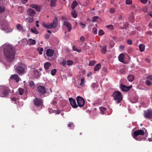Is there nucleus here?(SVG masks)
Listing matches in <instances>:
<instances>
[{
  "label": "nucleus",
  "instance_id": "obj_1",
  "mask_svg": "<svg viewBox=\"0 0 152 152\" xmlns=\"http://www.w3.org/2000/svg\"><path fill=\"white\" fill-rule=\"evenodd\" d=\"M3 52L6 59L8 61H12L15 58L16 50L15 48L10 45H5Z\"/></svg>",
  "mask_w": 152,
  "mask_h": 152
},
{
  "label": "nucleus",
  "instance_id": "obj_2",
  "mask_svg": "<svg viewBox=\"0 0 152 152\" xmlns=\"http://www.w3.org/2000/svg\"><path fill=\"white\" fill-rule=\"evenodd\" d=\"M145 134L144 130L141 129L137 130L135 131L134 132L132 136L133 138L137 140L141 141L142 140V137H138L139 135H144Z\"/></svg>",
  "mask_w": 152,
  "mask_h": 152
},
{
  "label": "nucleus",
  "instance_id": "obj_3",
  "mask_svg": "<svg viewBox=\"0 0 152 152\" xmlns=\"http://www.w3.org/2000/svg\"><path fill=\"white\" fill-rule=\"evenodd\" d=\"M57 20V18H55L53 20V22L50 23L46 24L45 23L43 22L42 23V26L46 28H55L57 27L58 24Z\"/></svg>",
  "mask_w": 152,
  "mask_h": 152
},
{
  "label": "nucleus",
  "instance_id": "obj_4",
  "mask_svg": "<svg viewBox=\"0 0 152 152\" xmlns=\"http://www.w3.org/2000/svg\"><path fill=\"white\" fill-rule=\"evenodd\" d=\"M112 96L117 103H120L122 99V96L120 92L115 91L113 93Z\"/></svg>",
  "mask_w": 152,
  "mask_h": 152
},
{
  "label": "nucleus",
  "instance_id": "obj_5",
  "mask_svg": "<svg viewBox=\"0 0 152 152\" xmlns=\"http://www.w3.org/2000/svg\"><path fill=\"white\" fill-rule=\"evenodd\" d=\"M9 92V89L7 87L0 86V96L4 97L7 96Z\"/></svg>",
  "mask_w": 152,
  "mask_h": 152
},
{
  "label": "nucleus",
  "instance_id": "obj_6",
  "mask_svg": "<svg viewBox=\"0 0 152 152\" xmlns=\"http://www.w3.org/2000/svg\"><path fill=\"white\" fill-rule=\"evenodd\" d=\"M46 87L45 86L39 85L37 87V92L39 96L45 94L46 92Z\"/></svg>",
  "mask_w": 152,
  "mask_h": 152
},
{
  "label": "nucleus",
  "instance_id": "obj_7",
  "mask_svg": "<svg viewBox=\"0 0 152 152\" xmlns=\"http://www.w3.org/2000/svg\"><path fill=\"white\" fill-rule=\"evenodd\" d=\"M1 25L0 28L1 30H4L6 33H8L10 31L8 27V24L6 21L1 22Z\"/></svg>",
  "mask_w": 152,
  "mask_h": 152
},
{
  "label": "nucleus",
  "instance_id": "obj_8",
  "mask_svg": "<svg viewBox=\"0 0 152 152\" xmlns=\"http://www.w3.org/2000/svg\"><path fill=\"white\" fill-rule=\"evenodd\" d=\"M25 66L24 65L22 66H19L16 67V72L19 75H22L25 73Z\"/></svg>",
  "mask_w": 152,
  "mask_h": 152
},
{
  "label": "nucleus",
  "instance_id": "obj_9",
  "mask_svg": "<svg viewBox=\"0 0 152 152\" xmlns=\"http://www.w3.org/2000/svg\"><path fill=\"white\" fill-rule=\"evenodd\" d=\"M34 105L37 107H40L43 104L42 100L40 98H36L33 100Z\"/></svg>",
  "mask_w": 152,
  "mask_h": 152
},
{
  "label": "nucleus",
  "instance_id": "obj_10",
  "mask_svg": "<svg viewBox=\"0 0 152 152\" xmlns=\"http://www.w3.org/2000/svg\"><path fill=\"white\" fill-rule=\"evenodd\" d=\"M76 100L79 107H82L84 106L85 104V101L83 98L80 96H77V97Z\"/></svg>",
  "mask_w": 152,
  "mask_h": 152
},
{
  "label": "nucleus",
  "instance_id": "obj_11",
  "mask_svg": "<svg viewBox=\"0 0 152 152\" xmlns=\"http://www.w3.org/2000/svg\"><path fill=\"white\" fill-rule=\"evenodd\" d=\"M144 117L147 119H150L152 118V110L149 109L146 111H144Z\"/></svg>",
  "mask_w": 152,
  "mask_h": 152
},
{
  "label": "nucleus",
  "instance_id": "obj_12",
  "mask_svg": "<svg viewBox=\"0 0 152 152\" xmlns=\"http://www.w3.org/2000/svg\"><path fill=\"white\" fill-rule=\"evenodd\" d=\"M62 19L63 21L64 25L66 26L68 29L69 32H70L72 29L71 24L67 22V20L65 17H62Z\"/></svg>",
  "mask_w": 152,
  "mask_h": 152
},
{
  "label": "nucleus",
  "instance_id": "obj_13",
  "mask_svg": "<svg viewBox=\"0 0 152 152\" xmlns=\"http://www.w3.org/2000/svg\"><path fill=\"white\" fill-rule=\"evenodd\" d=\"M69 100L70 102L71 105L72 107L74 108H76L78 107V105L77 104L76 101L75 100L72 98L69 99Z\"/></svg>",
  "mask_w": 152,
  "mask_h": 152
},
{
  "label": "nucleus",
  "instance_id": "obj_14",
  "mask_svg": "<svg viewBox=\"0 0 152 152\" xmlns=\"http://www.w3.org/2000/svg\"><path fill=\"white\" fill-rule=\"evenodd\" d=\"M28 15L30 16H34L36 14V12L32 9H28L27 11Z\"/></svg>",
  "mask_w": 152,
  "mask_h": 152
},
{
  "label": "nucleus",
  "instance_id": "obj_15",
  "mask_svg": "<svg viewBox=\"0 0 152 152\" xmlns=\"http://www.w3.org/2000/svg\"><path fill=\"white\" fill-rule=\"evenodd\" d=\"M100 47L101 48V52L102 54H105L107 51V46L104 45L102 46L101 45H99Z\"/></svg>",
  "mask_w": 152,
  "mask_h": 152
},
{
  "label": "nucleus",
  "instance_id": "obj_16",
  "mask_svg": "<svg viewBox=\"0 0 152 152\" xmlns=\"http://www.w3.org/2000/svg\"><path fill=\"white\" fill-rule=\"evenodd\" d=\"M33 75L35 78H38L39 77L40 74L39 72L37 69H34L33 70Z\"/></svg>",
  "mask_w": 152,
  "mask_h": 152
},
{
  "label": "nucleus",
  "instance_id": "obj_17",
  "mask_svg": "<svg viewBox=\"0 0 152 152\" xmlns=\"http://www.w3.org/2000/svg\"><path fill=\"white\" fill-rule=\"evenodd\" d=\"M54 51L53 50L51 49H48L46 51V54L48 56L52 57L53 55Z\"/></svg>",
  "mask_w": 152,
  "mask_h": 152
},
{
  "label": "nucleus",
  "instance_id": "obj_18",
  "mask_svg": "<svg viewBox=\"0 0 152 152\" xmlns=\"http://www.w3.org/2000/svg\"><path fill=\"white\" fill-rule=\"evenodd\" d=\"M131 88V86L127 87L122 84L121 85V90L123 91H128Z\"/></svg>",
  "mask_w": 152,
  "mask_h": 152
},
{
  "label": "nucleus",
  "instance_id": "obj_19",
  "mask_svg": "<svg viewBox=\"0 0 152 152\" xmlns=\"http://www.w3.org/2000/svg\"><path fill=\"white\" fill-rule=\"evenodd\" d=\"M27 44L29 45H34L35 44L36 41L35 40L31 38L27 40Z\"/></svg>",
  "mask_w": 152,
  "mask_h": 152
},
{
  "label": "nucleus",
  "instance_id": "obj_20",
  "mask_svg": "<svg viewBox=\"0 0 152 152\" xmlns=\"http://www.w3.org/2000/svg\"><path fill=\"white\" fill-rule=\"evenodd\" d=\"M11 77L12 79L15 80L17 82H18L19 81V77L18 76L17 74L12 75Z\"/></svg>",
  "mask_w": 152,
  "mask_h": 152
},
{
  "label": "nucleus",
  "instance_id": "obj_21",
  "mask_svg": "<svg viewBox=\"0 0 152 152\" xmlns=\"http://www.w3.org/2000/svg\"><path fill=\"white\" fill-rule=\"evenodd\" d=\"M51 65V64L48 62H47L45 63L44 64V67L45 70L46 71L48 70L50 66Z\"/></svg>",
  "mask_w": 152,
  "mask_h": 152
},
{
  "label": "nucleus",
  "instance_id": "obj_22",
  "mask_svg": "<svg viewBox=\"0 0 152 152\" xmlns=\"http://www.w3.org/2000/svg\"><path fill=\"white\" fill-rule=\"evenodd\" d=\"M17 28L18 30L22 32H23L25 31V30L24 29V28L21 26L20 24H18L17 25Z\"/></svg>",
  "mask_w": 152,
  "mask_h": 152
},
{
  "label": "nucleus",
  "instance_id": "obj_23",
  "mask_svg": "<svg viewBox=\"0 0 152 152\" xmlns=\"http://www.w3.org/2000/svg\"><path fill=\"white\" fill-rule=\"evenodd\" d=\"M139 48L141 52H143L145 49V45L142 44H140L139 45Z\"/></svg>",
  "mask_w": 152,
  "mask_h": 152
},
{
  "label": "nucleus",
  "instance_id": "obj_24",
  "mask_svg": "<svg viewBox=\"0 0 152 152\" xmlns=\"http://www.w3.org/2000/svg\"><path fill=\"white\" fill-rule=\"evenodd\" d=\"M134 77L132 75H128L127 77L128 80L129 82H132L134 79Z\"/></svg>",
  "mask_w": 152,
  "mask_h": 152
},
{
  "label": "nucleus",
  "instance_id": "obj_25",
  "mask_svg": "<svg viewBox=\"0 0 152 152\" xmlns=\"http://www.w3.org/2000/svg\"><path fill=\"white\" fill-rule=\"evenodd\" d=\"M3 2V0H0V13H1L5 10V7H1V5Z\"/></svg>",
  "mask_w": 152,
  "mask_h": 152
},
{
  "label": "nucleus",
  "instance_id": "obj_26",
  "mask_svg": "<svg viewBox=\"0 0 152 152\" xmlns=\"http://www.w3.org/2000/svg\"><path fill=\"white\" fill-rule=\"evenodd\" d=\"M101 66L100 64H98L96 65L95 66L94 68V70L95 71H97L99 70Z\"/></svg>",
  "mask_w": 152,
  "mask_h": 152
},
{
  "label": "nucleus",
  "instance_id": "obj_27",
  "mask_svg": "<svg viewBox=\"0 0 152 152\" xmlns=\"http://www.w3.org/2000/svg\"><path fill=\"white\" fill-rule=\"evenodd\" d=\"M124 58V54L121 53L119 56L118 57L119 60L121 62H122Z\"/></svg>",
  "mask_w": 152,
  "mask_h": 152
},
{
  "label": "nucleus",
  "instance_id": "obj_28",
  "mask_svg": "<svg viewBox=\"0 0 152 152\" xmlns=\"http://www.w3.org/2000/svg\"><path fill=\"white\" fill-rule=\"evenodd\" d=\"M77 4V3L76 1H74L72 4L71 7L72 9H74Z\"/></svg>",
  "mask_w": 152,
  "mask_h": 152
},
{
  "label": "nucleus",
  "instance_id": "obj_29",
  "mask_svg": "<svg viewBox=\"0 0 152 152\" xmlns=\"http://www.w3.org/2000/svg\"><path fill=\"white\" fill-rule=\"evenodd\" d=\"M56 0H51L50 2V6L51 7H54L56 4Z\"/></svg>",
  "mask_w": 152,
  "mask_h": 152
},
{
  "label": "nucleus",
  "instance_id": "obj_30",
  "mask_svg": "<svg viewBox=\"0 0 152 152\" xmlns=\"http://www.w3.org/2000/svg\"><path fill=\"white\" fill-rule=\"evenodd\" d=\"M31 32L36 34H37L39 33L38 31H37L35 28L31 29Z\"/></svg>",
  "mask_w": 152,
  "mask_h": 152
},
{
  "label": "nucleus",
  "instance_id": "obj_31",
  "mask_svg": "<svg viewBox=\"0 0 152 152\" xmlns=\"http://www.w3.org/2000/svg\"><path fill=\"white\" fill-rule=\"evenodd\" d=\"M101 112L102 113V114H103L106 111V108L101 107L99 108Z\"/></svg>",
  "mask_w": 152,
  "mask_h": 152
},
{
  "label": "nucleus",
  "instance_id": "obj_32",
  "mask_svg": "<svg viewBox=\"0 0 152 152\" xmlns=\"http://www.w3.org/2000/svg\"><path fill=\"white\" fill-rule=\"evenodd\" d=\"M73 50L78 52H80L81 51V49H78L74 45L73 46Z\"/></svg>",
  "mask_w": 152,
  "mask_h": 152
},
{
  "label": "nucleus",
  "instance_id": "obj_33",
  "mask_svg": "<svg viewBox=\"0 0 152 152\" xmlns=\"http://www.w3.org/2000/svg\"><path fill=\"white\" fill-rule=\"evenodd\" d=\"M96 62L95 61L92 60L90 61L89 62L88 65L89 66H93L96 63Z\"/></svg>",
  "mask_w": 152,
  "mask_h": 152
},
{
  "label": "nucleus",
  "instance_id": "obj_34",
  "mask_svg": "<svg viewBox=\"0 0 152 152\" xmlns=\"http://www.w3.org/2000/svg\"><path fill=\"white\" fill-rule=\"evenodd\" d=\"M72 15L73 18H75L77 17V14L76 12L74 10H72Z\"/></svg>",
  "mask_w": 152,
  "mask_h": 152
},
{
  "label": "nucleus",
  "instance_id": "obj_35",
  "mask_svg": "<svg viewBox=\"0 0 152 152\" xmlns=\"http://www.w3.org/2000/svg\"><path fill=\"white\" fill-rule=\"evenodd\" d=\"M29 85L32 88H34V83L33 81H31L29 82Z\"/></svg>",
  "mask_w": 152,
  "mask_h": 152
},
{
  "label": "nucleus",
  "instance_id": "obj_36",
  "mask_svg": "<svg viewBox=\"0 0 152 152\" xmlns=\"http://www.w3.org/2000/svg\"><path fill=\"white\" fill-rule=\"evenodd\" d=\"M124 18L123 14H121L119 15L118 18L119 20H124Z\"/></svg>",
  "mask_w": 152,
  "mask_h": 152
},
{
  "label": "nucleus",
  "instance_id": "obj_37",
  "mask_svg": "<svg viewBox=\"0 0 152 152\" xmlns=\"http://www.w3.org/2000/svg\"><path fill=\"white\" fill-rule=\"evenodd\" d=\"M24 92V90L21 88L19 89V93L20 95H22L23 94Z\"/></svg>",
  "mask_w": 152,
  "mask_h": 152
},
{
  "label": "nucleus",
  "instance_id": "obj_38",
  "mask_svg": "<svg viewBox=\"0 0 152 152\" xmlns=\"http://www.w3.org/2000/svg\"><path fill=\"white\" fill-rule=\"evenodd\" d=\"M56 72V69H53L51 70V74L52 75H54Z\"/></svg>",
  "mask_w": 152,
  "mask_h": 152
},
{
  "label": "nucleus",
  "instance_id": "obj_39",
  "mask_svg": "<svg viewBox=\"0 0 152 152\" xmlns=\"http://www.w3.org/2000/svg\"><path fill=\"white\" fill-rule=\"evenodd\" d=\"M67 64L68 66H70L72 65L73 61H72L68 60L66 61Z\"/></svg>",
  "mask_w": 152,
  "mask_h": 152
},
{
  "label": "nucleus",
  "instance_id": "obj_40",
  "mask_svg": "<svg viewBox=\"0 0 152 152\" xmlns=\"http://www.w3.org/2000/svg\"><path fill=\"white\" fill-rule=\"evenodd\" d=\"M79 24L81 26V28H85L86 25L83 23L82 22H81L79 23Z\"/></svg>",
  "mask_w": 152,
  "mask_h": 152
},
{
  "label": "nucleus",
  "instance_id": "obj_41",
  "mask_svg": "<svg viewBox=\"0 0 152 152\" xmlns=\"http://www.w3.org/2000/svg\"><path fill=\"white\" fill-rule=\"evenodd\" d=\"M126 3L127 4H130L132 3V0H126Z\"/></svg>",
  "mask_w": 152,
  "mask_h": 152
},
{
  "label": "nucleus",
  "instance_id": "obj_42",
  "mask_svg": "<svg viewBox=\"0 0 152 152\" xmlns=\"http://www.w3.org/2000/svg\"><path fill=\"white\" fill-rule=\"evenodd\" d=\"M99 18L97 16H94L92 19V21L94 22H96V20Z\"/></svg>",
  "mask_w": 152,
  "mask_h": 152
},
{
  "label": "nucleus",
  "instance_id": "obj_43",
  "mask_svg": "<svg viewBox=\"0 0 152 152\" xmlns=\"http://www.w3.org/2000/svg\"><path fill=\"white\" fill-rule=\"evenodd\" d=\"M104 33V31L102 30H100L99 32V35L100 36L103 35Z\"/></svg>",
  "mask_w": 152,
  "mask_h": 152
},
{
  "label": "nucleus",
  "instance_id": "obj_44",
  "mask_svg": "<svg viewBox=\"0 0 152 152\" xmlns=\"http://www.w3.org/2000/svg\"><path fill=\"white\" fill-rule=\"evenodd\" d=\"M34 18L33 17H32L31 18L29 17L28 18V22L31 23L33 20Z\"/></svg>",
  "mask_w": 152,
  "mask_h": 152
},
{
  "label": "nucleus",
  "instance_id": "obj_45",
  "mask_svg": "<svg viewBox=\"0 0 152 152\" xmlns=\"http://www.w3.org/2000/svg\"><path fill=\"white\" fill-rule=\"evenodd\" d=\"M80 40L82 42H84L85 40L84 37L83 36H81L80 38Z\"/></svg>",
  "mask_w": 152,
  "mask_h": 152
},
{
  "label": "nucleus",
  "instance_id": "obj_46",
  "mask_svg": "<svg viewBox=\"0 0 152 152\" xmlns=\"http://www.w3.org/2000/svg\"><path fill=\"white\" fill-rule=\"evenodd\" d=\"M93 32L94 34H96L97 33V29L95 28H93L92 29Z\"/></svg>",
  "mask_w": 152,
  "mask_h": 152
},
{
  "label": "nucleus",
  "instance_id": "obj_47",
  "mask_svg": "<svg viewBox=\"0 0 152 152\" xmlns=\"http://www.w3.org/2000/svg\"><path fill=\"white\" fill-rule=\"evenodd\" d=\"M110 46L111 47H113L114 45V42L113 41H111L110 42Z\"/></svg>",
  "mask_w": 152,
  "mask_h": 152
},
{
  "label": "nucleus",
  "instance_id": "obj_48",
  "mask_svg": "<svg viewBox=\"0 0 152 152\" xmlns=\"http://www.w3.org/2000/svg\"><path fill=\"white\" fill-rule=\"evenodd\" d=\"M109 12L111 13H113L115 12V10L114 8H111L110 9Z\"/></svg>",
  "mask_w": 152,
  "mask_h": 152
},
{
  "label": "nucleus",
  "instance_id": "obj_49",
  "mask_svg": "<svg viewBox=\"0 0 152 152\" xmlns=\"http://www.w3.org/2000/svg\"><path fill=\"white\" fill-rule=\"evenodd\" d=\"M107 27L111 30H112L113 29V26L111 25L107 26Z\"/></svg>",
  "mask_w": 152,
  "mask_h": 152
},
{
  "label": "nucleus",
  "instance_id": "obj_50",
  "mask_svg": "<svg viewBox=\"0 0 152 152\" xmlns=\"http://www.w3.org/2000/svg\"><path fill=\"white\" fill-rule=\"evenodd\" d=\"M147 8L146 7H143L142 8V10L144 12H146L147 11Z\"/></svg>",
  "mask_w": 152,
  "mask_h": 152
},
{
  "label": "nucleus",
  "instance_id": "obj_51",
  "mask_svg": "<svg viewBox=\"0 0 152 152\" xmlns=\"http://www.w3.org/2000/svg\"><path fill=\"white\" fill-rule=\"evenodd\" d=\"M127 44L129 45H131L132 44V41L131 39H128L127 41Z\"/></svg>",
  "mask_w": 152,
  "mask_h": 152
},
{
  "label": "nucleus",
  "instance_id": "obj_52",
  "mask_svg": "<svg viewBox=\"0 0 152 152\" xmlns=\"http://www.w3.org/2000/svg\"><path fill=\"white\" fill-rule=\"evenodd\" d=\"M66 63V61L65 60H63L62 62L61 63V64L63 66H64L65 65Z\"/></svg>",
  "mask_w": 152,
  "mask_h": 152
},
{
  "label": "nucleus",
  "instance_id": "obj_53",
  "mask_svg": "<svg viewBox=\"0 0 152 152\" xmlns=\"http://www.w3.org/2000/svg\"><path fill=\"white\" fill-rule=\"evenodd\" d=\"M146 84L148 86H150L151 84V83L149 80H147L146 81Z\"/></svg>",
  "mask_w": 152,
  "mask_h": 152
},
{
  "label": "nucleus",
  "instance_id": "obj_54",
  "mask_svg": "<svg viewBox=\"0 0 152 152\" xmlns=\"http://www.w3.org/2000/svg\"><path fill=\"white\" fill-rule=\"evenodd\" d=\"M97 85L96 83H93L92 84V87L93 88H94L97 87Z\"/></svg>",
  "mask_w": 152,
  "mask_h": 152
},
{
  "label": "nucleus",
  "instance_id": "obj_55",
  "mask_svg": "<svg viewBox=\"0 0 152 152\" xmlns=\"http://www.w3.org/2000/svg\"><path fill=\"white\" fill-rule=\"evenodd\" d=\"M81 83H80V86H82L84 83V78H82L81 79Z\"/></svg>",
  "mask_w": 152,
  "mask_h": 152
},
{
  "label": "nucleus",
  "instance_id": "obj_56",
  "mask_svg": "<svg viewBox=\"0 0 152 152\" xmlns=\"http://www.w3.org/2000/svg\"><path fill=\"white\" fill-rule=\"evenodd\" d=\"M40 7L37 5L36 6V7H35V9L36 10L38 11H40Z\"/></svg>",
  "mask_w": 152,
  "mask_h": 152
},
{
  "label": "nucleus",
  "instance_id": "obj_57",
  "mask_svg": "<svg viewBox=\"0 0 152 152\" xmlns=\"http://www.w3.org/2000/svg\"><path fill=\"white\" fill-rule=\"evenodd\" d=\"M11 99L14 102H15L17 100V99L14 97H12Z\"/></svg>",
  "mask_w": 152,
  "mask_h": 152
},
{
  "label": "nucleus",
  "instance_id": "obj_58",
  "mask_svg": "<svg viewBox=\"0 0 152 152\" xmlns=\"http://www.w3.org/2000/svg\"><path fill=\"white\" fill-rule=\"evenodd\" d=\"M43 49L42 48H40L39 52V53L41 55L42 54V52L43 51Z\"/></svg>",
  "mask_w": 152,
  "mask_h": 152
},
{
  "label": "nucleus",
  "instance_id": "obj_59",
  "mask_svg": "<svg viewBox=\"0 0 152 152\" xmlns=\"http://www.w3.org/2000/svg\"><path fill=\"white\" fill-rule=\"evenodd\" d=\"M140 1L143 3L145 4L147 2L148 0H140Z\"/></svg>",
  "mask_w": 152,
  "mask_h": 152
},
{
  "label": "nucleus",
  "instance_id": "obj_60",
  "mask_svg": "<svg viewBox=\"0 0 152 152\" xmlns=\"http://www.w3.org/2000/svg\"><path fill=\"white\" fill-rule=\"evenodd\" d=\"M147 79L151 80H152V75H149L147 77Z\"/></svg>",
  "mask_w": 152,
  "mask_h": 152
},
{
  "label": "nucleus",
  "instance_id": "obj_61",
  "mask_svg": "<svg viewBox=\"0 0 152 152\" xmlns=\"http://www.w3.org/2000/svg\"><path fill=\"white\" fill-rule=\"evenodd\" d=\"M124 46L121 45L119 46V48L121 50H123L124 49Z\"/></svg>",
  "mask_w": 152,
  "mask_h": 152
},
{
  "label": "nucleus",
  "instance_id": "obj_62",
  "mask_svg": "<svg viewBox=\"0 0 152 152\" xmlns=\"http://www.w3.org/2000/svg\"><path fill=\"white\" fill-rule=\"evenodd\" d=\"M37 5H36V4H31L30 5V6L32 8H35V7H36V6Z\"/></svg>",
  "mask_w": 152,
  "mask_h": 152
},
{
  "label": "nucleus",
  "instance_id": "obj_63",
  "mask_svg": "<svg viewBox=\"0 0 152 152\" xmlns=\"http://www.w3.org/2000/svg\"><path fill=\"white\" fill-rule=\"evenodd\" d=\"M49 35L48 34H46L45 35V38L47 39H49Z\"/></svg>",
  "mask_w": 152,
  "mask_h": 152
},
{
  "label": "nucleus",
  "instance_id": "obj_64",
  "mask_svg": "<svg viewBox=\"0 0 152 152\" xmlns=\"http://www.w3.org/2000/svg\"><path fill=\"white\" fill-rule=\"evenodd\" d=\"M73 125V123L70 122L68 125V126L69 127H70L71 126V125Z\"/></svg>",
  "mask_w": 152,
  "mask_h": 152
}]
</instances>
